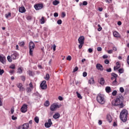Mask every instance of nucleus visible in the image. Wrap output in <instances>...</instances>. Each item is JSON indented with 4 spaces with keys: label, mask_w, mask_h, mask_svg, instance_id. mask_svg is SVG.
I'll list each match as a JSON object with an SVG mask.
<instances>
[{
    "label": "nucleus",
    "mask_w": 129,
    "mask_h": 129,
    "mask_svg": "<svg viewBox=\"0 0 129 129\" xmlns=\"http://www.w3.org/2000/svg\"><path fill=\"white\" fill-rule=\"evenodd\" d=\"M104 62L105 64H109V60L108 59H105Z\"/></svg>",
    "instance_id": "52"
},
{
    "label": "nucleus",
    "mask_w": 129,
    "mask_h": 129,
    "mask_svg": "<svg viewBox=\"0 0 129 129\" xmlns=\"http://www.w3.org/2000/svg\"><path fill=\"white\" fill-rule=\"evenodd\" d=\"M113 35L115 38H120V35L117 31L113 32Z\"/></svg>",
    "instance_id": "17"
},
{
    "label": "nucleus",
    "mask_w": 129,
    "mask_h": 129,
    "mask_svg": "<svg viewBox=\"0 0 129 129\" xmlns=\"http://www.w3.org/2000/svg\"><path fill=\"white\" fill-rule=\"evenodd\" d=\"M100 84L101 85H103L104 84V79L103 78H101L100 79Z\"/></svg>",
    "instance_id": "23"
},
{
    "label": "nucleus",
    "mask_w": 129,
    "mask_h": 129,
    "mask_svg": "<svg viewBox=\"0 0 129 129\" xmlns=\"http://www.w3.org/2000/svg\"><path fill=\"white\" fill-rule=\"evenodd\" d=\"M76 93L78 98H80V99H82V96H81V94H80V93H79L78 92H76Z\"/></svg>",
    "instance_id": "28"
},
{
    "label": "nucleus",
    "mask_w": 129,
    "mask_h": 129,
    "mask_svg": "<svg viewBox=\"0 0 129 129\" xmlns=\"http://www.w3.org/2000/svg\"><path fill=\"white\" fill-rule=\"evenodd\" d=\"M57 23L58 25H61V24H62V20H58L57 21Z\"/></svg>",
    "instance_id": "44"
},
{
    "label": "nucleus",
    "mask_w": 129,
    "mask_h": 129,
    "mask_svg": "<svg viewBox=\"0 0 129 129\" xmlns=\"http://www.w3.org/2000/svg\"><path fill=\"white\" fill-rule=\"evenodd\" d=\"M96 68L99 71H103V66L100 63H97L96 65Z\"/></svg>",
    "instance_id": "11"
},
{
    "label": "nucleus",
    "mask_w": 129,
    "mask_h": 129,
    "mask_svg": "<svg viewBox=\"0 0 129 129\" xmlns=\"http://www.w3.org/2000/svg\"><path fill=\"white\" fill-rule=\"evenodd\" d=\"M85 40V38L84 37V36H80L78 39L79 44H84Z\"/></svg>",
    "instance_id": "13"
},
{
    "label": "nucleus",
    "mask_w": 129,
    "mask_h": 129,
    "mask_svg": "<svg viewBox=\"0 0 129 129\" xmlns=\"http://www.w3.org/2000/svg\"><path fill=\"white\" fill-rule=\"evenodd\" d=\"M40 87L41 89H47V84H46V81H43L40 84Z\"/></svg>",
    "instance_id": "10"
},
{
    "label": "nucleus",
    "mask_w": 129,
    "mask_h": 129,
    "mask_svg": "<svg viewBox=\"0 0 129 129\" xmlns=\"http://www.w3.org/2000/svg\"><path fill=\"white\" fill-rule=\"evenodd\" d=\"M89 83L90 84H94V79L93 78H91L89 81Z\"/></svg>",
    "instance_id": "22"
},
{
    "label": "nucleus",
    "mask_w": 129,
    "mask_h": 129,
    "mask_svg": "<svg viewBox=\"0 0 129 129\" xmlns=\"http://www.w3.org/2000/svg\"><path fill=\"white\" fill-rule=\"evenodd\" d=\"M44 105L45 106H49L50 105V103H49V101H46L44 103Z\"/></svg>",
    "instance_id": "32"
},
{
    "label": "nucleus",
    "mask_w": 129,
    "mask_h": 129,
    "mask_svg": "<svg viewBox=\"0 0 129 129\" xmlns=\"http://www.w3.org/2000/svg\"><path fill=\"white\" fill-rule=\"evenodd\" d=\"M0 106H3V100L1 98H0Z\"/></svg>",
    "instance_id": "55"
},
{
    "label": "nucleus",
    "mask_w": 129,
    "mask_h": 129,
    "mask_svg": "<svg viewBox=\"0 0 129 129\" xmlns=\"http://www.w3.org/2000/svg\"><path fill=\"white\" fill-rule=\"evenodd\" d=\"M93 51V50H92V48H89L88 49V52L89 53H92V51Z\"/></svg>",
    "instance_id": "58"
},
{
    "label": "nucleus",
    "mask_w": 129,
    "mask_h": 129,
    "mask_svg": "<svg viewBox=\"0 0 129 129\" xmlns=\"http://www.w3.org/2000/svg\"><path fill=\"white\" fill-rule=\"evenodd\" d=\"M59 4H60V2L57 0H55L52 2V5H53V6H57V5H59Z\"/></svg>",
    "instance_id": "21"
},
{
    "label": "nucleus",
    "mask_w": 129,
    "mask_h": 129,
    "mask_svg": "<svg viewBox=\"0 0 129 129\" xmlns=\"http://www.w3.org/2000/svg\"><path fill=\"white\" fill-rule=\"evenodd\" d=\"M83 76L84 77H86L87 76V73H86V72H84L83 73Z\"/></svg>",
    "instance_id": "48"
},
{
    "label": "nucleus",
    "mask_w": 129,
    "mask_h": 129,
    "mask_svg": "<svg viewBox=\"0 0 129 129\" xmlns=\"http://www.w3.org/2000/svg\"><path fill=\"white\" fill-rule=\"evenodd\" d=\"M52 48H53V50L54 52V51H56V45L53 44L52 45Z\"/></svg>",
    "instance_id": "49"
},
{
    "label": "nucleus",
    "mask_w": 129,
    "mask_h": 129,
    "mask_svg": "<svg viewBox=\"0 0 129 129\" xmlns=\"http://www.w3.org/2000/svg\"><path fill=\"white\" fill-rule=\"evenodd\" d=\"M27 73L29 75V76H34V72H32L30 70L27 71Z\"/></svg>",
    "instance_id": "24"
},
{
    "label": "nucleus",
    "mask_w": 129,
    "mask_h": 129,
    "mask_svg": "<svg viewBox=\"0 0 129 129\" xmlns=\"http://www.w3.org/2000/svg\"><path fill=\"white\" fill-rule=\"evenodd\" d=\"M17 118H18L17 117L15 116V115H13L12 116V119H13V120H16V119H17Z\"/></svg>",
    "instance_id": "45"
},
{
    "label": "nucleus",
    "mask_w": 129,
    "mask_h": 129,
    "mask_svg": "<svg viewBox=\"0 0 129 129\" xmlns=\"http://www.w3.org/2000/svg\"><path fill=\"white\" fill-rule=\"evenodd\" d=\"M127 63L128 65H129V55L127 56Z\"/></svg>",
    "instance_id": "64"
},
{
    "label": "nucleus",
    "mask_w": 129,
    "mask_h": 129,
    "mask_svg": "<svg viewBox=\"0 0 129 129\" xmlns=\"http://www.w3.org/2000/svg\"><path fill=\"white\" fill-rule=\"evenodd\" d=\"M118 72L119 73H120V74L122 73L123 72V69H119Z\"/></svg>",
    "instance_id": "46"
},
{
    "label": "nucleus",
    "mask_w": 129,
    "mask_h": 129,
    "mask_svg": "<svg viewBox=\"0 0 129 129\" xmlns=\"http://www.w3.org/2000/svg\"><path fill=\"white\" fill-rule=\"evenodd\" d=\"M111 80H114L112 82L113 85H117V81H116V78H117V75L114 73H112L111 74Z\"/></svg>",
    "instance_id": "6"
},
{
    "label": "nucleus",
    "mask_w": 129,
    "mask_h": 129,
    "mask_svg": "<svg viewBox=\"0 0 129 129\" xmlns=\"http://www.w3.org/2000/svg\"><path fill=\"white\" fill-rule=\"evenodd\" d=\"M44 125H45V127H47L48 128L50 127V126H51V125H52V124H50L48 122H46V123H45Z\"/></svg>",
    "instance_id": "25"
},
{
    "label": "nucleus",
    "mask_w": 129,
    "mask_h": 129,
    "mask_svg": "<svg viewBox=\"0 0 129 129\" xmlns=\"http://www.w3.org/2000/svg\"><path fill=\"white\" fill-rule=\"evenodd\" d=\"M53 16L55 17H58V16H59V14H58L57 13H54V14H53Z\"/></svg>",
    "instance_id": "56"
},
{
    "label": "nucleus",
    "mask_w": 129,
    "mask_h": 129,
    "mask_svg": "<svg viewBox=\"0 0 129 129\" xmlns=\"http://www.w3.org/2000/svg\"><path fill=\"white\" fill-rule=\"evenodd\" d=\"M120 67V66H116V67H114V70H117Z\"/></svg>",
    "instance_id": "43"
},
{
    "label": "nucleus",
    "mask_w": 129,
    "mask_h": 129,
    "mask_svg": "<svg viewBox=\"0 0 129 129\" xmlns=\"http://www.w3.org/2000/svg\"><path fill=\"white\" fill-rule=\"evenodd\" d=\"M5 73V71L0 69V75H3Z\"/></svg>",
    "instance_id": "42"
},
{
    "label": "nucleus",
    "mask_w": 129,
    "mask_h": 129,
    "mask_svg": "<svg viewBox=\"0 0 129 129\" xmlns=\"http://www.w3.org/2000/svg\"><path fill=\"white\" fill-rule=\"evenodd\" d=\"M34 9L36 11H39V10H42L44 8L43 4H35L34 6Z\"/></svg>",
    "instance_id": "7"
},
{
    "label": "nucleus",
    "mask_w": 129,
    "mask_h": 129,
    "mask_svg": "<svg viewBox=\"0 0 129 129\" xmlns=\"http://www.w3.org/2000/svg\"><path fill=\"white\" fill-rule=\"evenodd\" d=\"M117 93V91H116V90H114L112 92V95H113V96H115Z\"/></svg>",
    "instance_id": "34"
},
{
    "label": "nucleus",
    "mask_w": 129,
    "mask_h": 129,
    "mask_svg": "<svg viewBox=\"0 0 129 129\" xmlns=\"http://www.w3.org/2000/svg\"><path fill=\"white\" fill-rule=\"evenodd\" d=\"M11 15H12V14H11V13H9L8 14H6L5 15L6 18V19H9V18H10Z\"/></svg>",
    "instance_id": "27"
},
{
    "label": "nucleus",
    "mask_w": 129,
    "mask_h": 129,
    "mask_svg": "<svg viewBox=\"0 0 129 129\" xmlns=\"http://www.w3.org/2000/svg\"><path fill=\"white\" fill-rule=\"evenodd\" d=\"M40 24H45V19H44V17H42L41 19V22Z\"/></svg>",
    "instance_id": "37"
},
{
    "label": "nucleus",
    "mask_w": 129,
    "mask_h": 129,
    "mask_svg": "<svg viewBox=\"0 0 129 129\" xmlns=\"http://www.w3.org/2000/svg\"><path fill=\"white\" fill-rule=\"evenodd\" d=\"M97 101L100 104H104L105 103V98H104V96L101 94H99L96 97Z\"/></svg>",
    "instance_id": "4"
},
{
    "label": "nucleus",
    "mask_w": 129,
    "mask_h": 129,
    "mask_svg": "<svg viewBox=\"0 0 129 129\" xmlns=\"http://www.w3.org/2000/svg\"><path fill=\"white\" fill-rule=\"evenodd\" d=\"M128 112L126 109L122 110L120 113V118L123 122H125L127 120V115Z\"/></svg>",
    "instance_id": "2"
},
{
    "label": "nucleus",
    "mask_w": 129,
    "mask_h": 129,
    "mask_svg": "<svg viewBox=\"0 0 129 129\" xmlns=\"http://www.w3.org/2000/svg\"><path fill=\"white\" fill-rule=\"evenodd\" d=\"M76 71H78V67H76L75 69H74L73 72H76Z\"/></svg>",
    "instance_id": "47"
},
{
    "label": "nucleus",
    "mask_w": 129,
    "mask_h": 129,
    "mask_svg": "<svg viewBox=\"0 0 129 129\" xmlns=\"http://www.w3.org/2000/svg\"><path fill=\"white\" fill-rule=\"evenodd\" d=\"M9 68L11 69H15L16 65H15V64H12L9 67Z\"/></svg>",
    "instance_id": "31"
},
{
    "label": "nucleus",
    "mask_w": 129,
    "mask_h": 129,
    "mask_svg": "<svg viewBox=\"0 0 129 129\" xmlns=\"http://www.w3.org/2000/svg\"><path fill=\"white\" fill-rule=\"evenodd\" d=\"M97 51H98L99 52H101V51H102V48H101V47H98L97 48Z\"/></svg>",
    "instance_id": "40"
},
{
    "label": "nucleus",
    "mask_w": 129,
    "mask_h": 129,
    "mask_svg": "<svg viewBox=\"0 0 129 129\" xmlns=\"http://www.w3.org/2000/svg\"><path fill=\"white\" fill-rule=\"evenodd\" d=\"M35 43L32 41L29 42V55L33 56V51L35 49Z\"/></svg>",
    "instance_id": "5"
},
{
    "label": "nucleus",
    "mask_w": 129,
    "mask_h": 129,
    "mask_svg": "<svg viewBox=\"0 0 129 129\" xmlns=\"http://www.w3.org/2000/svg\"><path fill=\"white\" fill-rule=\"evenodd\" d=\"M19 56V53L16 51H13L11 53V55H8L7 56V60L9 62H13V60H16Z\"/></svg>",
    "instance_id": "3"
},
{
    "label": "nucleus",
    "mask_w": 129,
    "mask_h": 129,
    "mask_svg": "<svg viewBox=\"0 0 129 129\" xmlns=\"http://www.w3.org/2000/svg\"><path fill=\"white\" fill-rule=\"evenodd\" d=\"M21 79L22 81L25 82V81L26 80V77L24 76H21Z\"/></svg>",
    "instance_id": "35"
},
{
    "label": "nucleus",
    "mask_w": 129,
    "mask_h": 129,
    "mask_svg": "<svg viewBox=\"0 0 129 129\" xmlns=\"http://www.w3.org/2000/svg\"><path fill=\"white\" fill-rule=\"evenodd\" d=\"M87 2L86 1H84L83 3V6H87Z\"/></svg>",
    "instance_id": "54"
},
{
    "label": "nucleus",
    "mask_w": 129,
    "mask_h": 129,
    "mask_svg": "<svg viewBox=\"0 0 129 129\" xmlns=\"http://www.w3.org/2000/svg\"><path fill=\"white\" fill-rule=\"evenodd\" d=\"M72 59V57L70 55H68L67 57V60H68L69 61H71V59Z\"/></svg>",
    "instance_id": "38"
},
{
    "label": "nucleus",
    "mask_w": 129,
    "mask_h": 129,
    "mask_svg": "<svg viewBox=\"0 0 129 129\" xmlns=\"http://www.w3.org/2000/svg\"><path fill=\"white\" fill-rule=\"evenodd\" d=\"M107 72H111V68H109L106 69Z\"/></svg>",
    "instance_id": "59"
},
{
    "label": "nucleus",
    "mask_w": 129,
    "mask_h": 129,
    "mask_svg": "<svg viewBox=\"0 0 129 129\" xmlns=\"http://www.w3.org/2000/svg\"><path fill=\"white\" fill-rule=\"evenodd\" d=\"M29 128V123H25L23 125L19 126L18 129H28Z\"/></svg>",
    "instance_id": "9"
},
{
    "label": "nucleus",
    "mask_w": 129,
    "mask_h": 129,
    "mask_svg": "<svg viewBox=\"0 0 129 129\" xmlns=\"http://www.w3.org/2000/svg\"><path fill=\"white\" fill-rule=\"evenodd\" d=\"M27 20H28V21H30V20H32V17H31L30 16H27Z\"/></svg>",
    "instance_id": "50"
},
{
    "label": "nucleus",
    "mask_w": 129,
    "mask_h": 129,
    "mask_svg": "<svg viewBox=\"0 0 129 129\" xmlns=\"http://www.w3.org/2000/svg\"><path fill=\"white\" fill-rule=\"evenodd\" d=\"M17 86L20 89V91H24L25 90V88L23 87V84L22 83L18 84Z\"/></svg>",
    "instance_id": "14"
},
{
    "label": "nucleus",
    "mask_w": 129,
    "mask_h": 129,
    "mask_svg": "<svg viewBox=\"0 0 129 129\" xmlns=\"http://www.w3.org/2000/svg\"><path fill=\"white\" fill-rule=\"evenodd\" d=\"M17 73H19V74H22V73H23V70H22L21 68H18Z\"/></svg>",
    "instance_id": "26"
},
{
    "label": "nucleus",
    "mask_w": 129,
    "mask_h": 129,
    "mask_svg": "<svg viewBox=\"0 0 129 129\" xmlns=\"http://www.w3.org/2000/svg\"><path fill=\"white\" fill-rule=\"evenodd\" d=\"M119 91L121 93H123L124 92V89L123 87H120Z\"/></svg>",
    "instance_id": "36"
},
{
    "label": "nucleus",
    "mask_w": 129,
    "mask_h": 129,
    "mask_svg": "<svg viewBox=\"0 0 129 129\" xmlns=\"http://www.w3.org/2000/svg\"><path fill=\"white\" fill-rule=\"evenodd\" d=\"M0 62L3 64H6V56L0 55Z\"/></svg>",
    "instance_id": "15"
},
{
    "label": "nucleus",
    "mask_w": 129,
    "mask_h": 129,
    "mask_svg": "<svg viewBox=\"0 0 129 129\" xmlns=\"http://www.w3.org/2000/svg\"><path fill=\"white\" fill-rule=\"evenodd\" d=\"M28 110V105L24 104L22 105V107L21 108V111L23 113L27 112Z\"/></svg>",
    "instance_id": "8"
},
{
    "label": "nucleus",
    "mask_w": 129,
    "mask_h": 129,
    "mask_svg": "<svg viewBox=\"0 0 129 129\" xmlns=\"http://www.w3.org/2000/svg\"><path fill=\"white\" fill-rule=\"evenodd\" d=\"M98 124H99V125H101V124H102V121L101 120H99L98 121Z\"/></svg>",
    "instance_id": "60"
},
{
    "label": "nucleus",
    "mask_w": 129,
    "mask_h": 129,
    "mask_svg": "<svg viewBox=\"0 0 129 129\" xmlns=\"http://www.w3.org/2000/svg\"><path fill=\"white\" fill-rule=\"evenodd\" d=\"M19 45L20 47H24L25 46V42L22 41L19 43Z\"/></svg>",
    "instance_id": "29"
},
{
    "label": "nucleus",
    "mask_w": 129,
    "mask_h": 129,
    "mask_svg": "<svg viewBox=\"0 0 129 129\" xmlns=\"http://www.w3.org/2000/svg\"><path fill=\"white\" fill-rule=\"evenodd\" d=\"M66 17V13L65 12H62L61 13V18H65Z\"/></svg>",
    "instance_id": "41"
},
{
    "label": "nucleus",
    "mask_w": 129,
    "mask_h": 129,
    "mask_svg": "<svg viewBox=\"0 0 129 129\" xmlns=\"http://www.w3.org/2000/svg\"><path fill=\"white\" fill-rule=\"evenodd\" d=\"M112 52H113V50H112V49H111V50H108V51H107V53H108V54H112Z\"/></svg>",
    "instance_id": "57"
},
{
    "label": "nucleus",
    "mask_w": 129,
    "mask_h": 129,
    "mask_svg": "<svg viewBox=\"0 0 129 129\" xmlns=\"http://www.w3.org/2000/svg\"><path fill=\"white\" fill-rule=\"evenodd\" d=\"M47 123H50V124H53V123H52V121L51 120V119H48Z\"/></svg>",
    "instance_id": "51"
},
{
    "label": "nucleus",
    "mask_w": 129,
    "mask_h": 129,
    "mask_svg": "<svg viewBox=\"0 0 129 129\" xmlns=\"http://www.w3.org/2000/svg\"><path fill=\"white\" fill-rule=\"evenodd\" d=\"M103 58V59H107V58H108V56L107 55H104Z\"/></svg>",
    "instance_id": "61"
},
{
    "label": "nucleus",
    "mask_w": 129,
    "mask_h": 129,
    "mask_svg": "<svg viewBox=\"0 0 129 129\" xmlns=\"http://www.w3.org/2000/svg\"><path fill=\"white\" fill-rule=\"evenodd\" d=\"M19 13H21V14H23L24 13H26V9L24 7H21L19 8Z\"/></svg>",
    "instance_id": "16"
},
{
    "label": "nucleus",
    "mask_w": 129,
    "mask_h": 129,
    "mask_svg": "<svg viewBox=\"0 0 129 129\" xmlns=\"http://www.w3.org/2000/svg\"><path fill=\"white\" fill-rule=\"evenodd\" d=\"M34 120L36 123H39V117H35L34 118Z\"/></svg>",
    "instance_id": "33"
},
{
    "label": "nucleus",
    "mask_w": 129,
    "mask_h": 129,
    "mask_svg": "<svg viewBox=\"0 0 129 129\" xmlns=\"http://www.w3.org/2000/svg\"><path fill=\"white\" fill-rule=\"evenodd\" d=\"M56 108H59V105L53 104L50 106V110H51V111H55Z\"/></svg>",
    "instance_id": "12"
},
{
    "label": "nucleus",
    "mask_w": 129,
    "mask_h": 129,
    "mask_svg": "<svg viewBox=\"0 0 129 129\" xmlns=\"http://www.w3.org/2000/svg\"><path fill=\"white\" fill-rule=\"evenodd\" d=\"M105 91L107 93H109V92H111V88H110V87H106L105 88Z\"/></svg>",
    "instance_id": "20"
},
{
    "label": "nucleus",
    "mask_w": 129,
    "mask_h": 129,
    "mask_svg": "<svg viewBox=\"0 0 129 129\" xmlns=\"http://www.w3.org/2000/svg\"><path fill=\"white\" fill-rule=\"evenodd\" d=\"M107 120L109 122H111V121H112V118H111V116L110 114L107 115Z\"/></svg>",
    "instance_id": "18"
},
{
    "label": "nucleus",
    "mask_w": 129,
    "mask_h": 129,
    "mask_svg": "<svg viewBox=\"0 0 129 129\" xmlns=\"http://www.w3.org/2000/svg\"><path fill=\"white\" fill-rule=\"evenodd\" d=\"M58 99H59V100L62 101V100H63V97H62V96H59L58 97Z\"/></svg>",
    "instance_id": "62"
},
{
    "label": "nucleus",
    "mask_w": 129,
    "mask_h": 129,
    "mask_svg": "<svg viewBox=\"0 0 129 129\" xmlns=\"http://www.w3.org/2000/svg\"><path fill=\"white\" fill-rule=\"evenodd\" d=\"M53 118H55V119H57V118H59L60 117V114L58 113H56L53 116Z\"/></svg>",
    "instance_id": "19"
},
{
    "label": "nucleus",
    "mask_w": 129,
    "mask_h": 129,
    "mask_svg": "<svg viewBox=\"0 0 129 129\" xmlns=\"http://www.w3.org/2000/svg\"><path fill=\"white\" fill-rule=\"evenodd\" d=\"M123 102H124L123 97L121 95H119L116 97V99L112 101L111 104L113 106H118L119 108H123L124 106Z\"/></svg>",
    "instance_id": "1"
},
{
    "label": "nucleus",
    "mask_w": 129,
    "mask_h": 129,
    "mask_svg": "<svg viewBox=\"0 0 129 129\" xmlns=\"http://www.w3.org/2000/svg\"><path fill=\"white\" fill-rule=\"evenodd\" d=\"M29 86H30V88H33V84L32 83V82H31V83L29 84Z\"/></svg>",
    "instance_id": "63"
},
{
    "label": "nucleus",
    "mask_w": 129,
    "mask_h": 129,
    "mask_svg": "<svg viewBox=\"0 0 129 129\" xmlns=\"http://www.w3.org/2000/svg\"><path fill=\"white\" fill-rule=\"evenodd\" d=\"M83 45H84V44L80 43V44L79 45V48L81 49V48H82V47L83 46Z\"/></svg>",
    "instance_id": "53"
},
{
    "label": "nucleus",
    "mask_w": 129,
    "mask_h": 129,
    "mask_svg": "<svg viewBox=\"0 0 129 129\" xmlns=\"http://www.w3.org/2000/svg\"><path fill=\"white\" fill-rule=\"evenodd\" d=\"M26 91L27 92H28V93L31 92V91H32V89H31V88H27L26 89Z\"/></svg>",
    "instance_id": "39"
},
{
    "label": "nucleus",
    "mask_w": 129,
    "mask_h": 129,
    "mask_svg": "<svg viewBox=\"0 0 129 129\" xmlns=\"http://www.w3.org/2000/svg\"><path fill=\"white\" fill-rule=\"evenodd\" d=\"M44 79H45V80H48L49 79H50V76L48 74H47L45 76V77L44 78Z\"/></svg>",
    "instance_id": "30"
}]
</instances>
